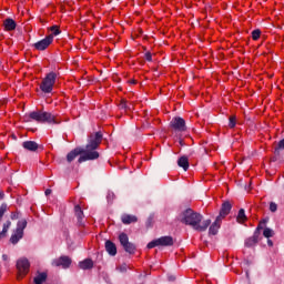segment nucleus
<instances>
[{
	"mask_svg": "<svg viewBox=\"0 0 284 284\" xmlns=\"http://www.w3.org/2000/svg\"><path fill=\"white\" fill-rule=\"evenodd\" d=\"M102 141L103 133L100 131L91 133L88 136V143L84 149L78 146L67 154L68 163H72V161H74V159H77L79 155L80 158L78 159V163H85V161H97V159L101 156L97 150H99V145H101Z\"/></svg>",
	"mask_w": 284,
	"mask_h": 284,
	"instance_id": "1",
	"label": "nucleus"
},
{
	"mask_svg": "<svg viewBox=\"0 0 284 284\" xmlns=\"http://www.w3.org/2000/svg\"><path fill=\"white\" fill-rule=\"evenodd\" d=\"M180 222H182L183 225H189L195 230V232H206L207 227L212 225V220L203 221V214L192 209H186L180 214Z\"/></svg>",
	"mask_w": 284,
	"mask_h": 284,
	"instance_id": "2",
	"label": "nucleus"
},
{
	"mask_svg": "<svg viewBox=\"0 0 284 284\" xmlns=\"http://www.w3.org/2000/svg\"><path fill=\"white\" fill-rule=\"evenodd\" d=\"M24 121L26 123H31V121H36L37 123H59V121H57V116L45 111H32L29 113V116L24 118Z\"/></svg>",
	"mask_w": 284,
	"mask_h": 284,
	"instance_id": "3",
	"label": "nucleus"
},
{
	"mask_svg": "<svg viewBox=\"0 0 284 284\" xmlns=\"http://www.w3.org/2000/svg\"><path fill=\"white\" fill-rule=\"evenodd\" d=\"M57 83V72L51 71L47 73V75L43 78L42 82L40 83V90L44 94L52 93V90H54V84Z\"/></svg>",
	"mask_w": 284,
	"mask_h": 284,
	"instance_id": "4",
	"label": "nucleus"
},
{
	"mask_svg": "<svg viewBox=\"0 0 284 284\" xmlns=\"http://www.w3.org/2000/svg\"><path fill=\"white\" fill-rule=\"evenodd\" d=\"M26 227H28V221L26 219L18 221L17 229L10 237V243H12V245H17V243L23 239V230H26Z\"/></svg>",
	"mask_w": 284,
	"mask_h": 284,
	"instance_id": "5",
	"label": "nucleus"
},
{
	"mask_svg": "<svg viewBox=\"0 0 284 284\" xmlns=\"http://www.w3.org/2000/svg\"><path fill=\"white\" fill-rule=\"evenodd\" d=\"M172 245H174V239L172 236H162L151 241L146 247L148 250H153V247H172Z\"/></svg>",
	"mask_w": 284,
	"mask_h": 284,
	"instance_id": "6",
	"label": "nucleus"
},
{
	"mask_svg": "<svg viewBox=\"0 0 284 284\" xmlns=\"http://www.w3.org/2000/svg\"><path fill=\"white\" fill-rule=\"evenodd\" d=\"M120 245H122L124 252L128 254H134L136 252V245L130 242V237L125 233L119 235Z\"/></svg>",
	"mask_w": 284,
	"mask_h": 284,
	"instance_id": "7",
	"label": "nucleus"
},
{
	"mask_svg": "<svg viewBox=\"0 0 284 284\" xmlns=\"http://www.w3.org/2000/svg\"><path fill=\"white\" fill-rule=\"evenodd\" d=\"M18 280L23 278L30 272V261L27 257H21L17 261Z\"/></svg>",
	"mask_w": 284,
	"mask_h": 284,
	"instance_id": "8",
	"label": "nucleus"
},
{
	"mask_svg": "<svg viewBox=\"0 0 284 284\" xmlns=\"http://www.w3.org/2000/svg\"><path fill=\"white\" fill-rule=\"evenodd\" d=\"M170 128L175 132H186L187 125L185 124V119L181 116H175L170 122Z\"/></svg>",
	"mask_w": 284,
	"mask_h": 284,
	"instance_id": "9",
	"label": "nucleus"
},
{
	"mask_svg": "<svg viewBox=\"0 0 284 284\" xmlns=\"http://www.w3.org/2000/svg\"><path fill=\"white\" fill-rule=\"evenodd\" d=\"M53 267H63V270H68L72 265V258L68 255H62L59 258L52 261Z\"/></svg>",
	"mask_w": 284,
	"mask_h": 284,
	"instance_id": "10",
	"label": "nucleus"
},
{
	"mask_svg": "<svg viewBox=\"0 0 284 284\" xmlns=\"http://www.w3.org/2000/svg\"><path fill=\"white\" fill-rule=\"evenodd\" d=\"M52 41H54V37L52 34H49L44 39L33 43V48L39 51L48 50V48H50Z\"/></svg>",
	"mask_w": 284,
	"mask_h": 284,
	"instance_id": "11",
	"label": "nucleus"
},
{
	"mask_svg": "<svg viewBox=\"0 0 284 284\" xmlns=\"http://www.w3.org/2000/svg\"><path fill=\"white\" fill-rule=\"evenodd\" d=\"M230 212H232V203L230 201H225L222 204L220 213L216 216V219H220V221H223L225 219V216H227V214H230Z\"/></svg>",
	"mask_w": 284,
	"mask_h": 284,
	"instance_id": "12",
	"label": "nucleus"
},
{
	"mask_svg": "<svg viewBox=\"0 0 284 284\" xmlns=\"http://www.w3.org/2000/svg\"><path fill=\"white\" fill-rule=\"evenodd\" d=\"M221 223H223V220L216 217L215 221L211 224L209 227V234L211 236H216L219 234V230H221Z\"/></svg>",
	"mask_w": 284,
	"mask_h": 284,
	"instance_id": "13",
	"label": "nucleus"
},
{
	"mask_svg": "<svg viewBox=\"0 0 284 284\" xmlns=\"http://www.w3.org/2000/svg\"><path fill=\"white\" fill-rule=\"evenodd\" d=\"M258 239H261V235H258V232H254L251 237L245 240V247H255L258 244Z\"/></svg>",
	"mask_w": 284,
	"mask_h": 284,
	"instance_id": "14",
	"label": "nucleus"
},
{
	"mask_svg": "<svg viewBox=\"0 0 284 284\" xmlns=\"http://www.w3.org/2000/svg\"><path fill=\"white\" fill-rule=\"evenodd\" d=\"M3 27L7 32H12V30H17V22L12 18H7L3 20Z\"/></svg>",
	"mask_w": 284,
	"mask_h": 284,
	"instance_id": "15",
	"label": "nucleus"
},
{
	"mask_svg": "<svg viewBox=\"0 0 284 284\" xmlns=\"http://www.w3.org/2000/svg\"><path fill=\"white\" fill-rule=\"evenodd\" d=\"M104 247L109 256H116V244H114V242L108 240L104 244Z\"/></svg>",
	"mask_w": 284,
	"mask_h": 284,
	"instance_id": "16",
	"label": "nucleus"
},
{
	"mask_svg": "<svg viewBox=\"0 0 284 284\" xmlns=\"http://www.w3.org/2000/svg\"><path fill=\"white\" fill-rule=\"evenodd\" d=\"M22 148L29 152H37L39 150V144L36 141H24Z\"/></svg>",
	"mask_w": 284,
	"mask_h": 284,
	"instance_id": "17",
	"label": "nucleus"
},
{
	"mask_svg": "<svg viewBox=\"0 0 284 284\" xmlns=\"http://www.w3.org/2000/svg\"><path fill=\"white\" fill-rule=\"evenodd\" d=\"M178 165L179 168H182L184 172H187V170H190V160L187 159V156L183 155L179 158Z\"/></svg>",
	"mask_w": 284,
	"mask_h": 284,
	"instance_id": "18",
	"label": "nucleus"
},
{
	"mask_svg": "<svg viewBox=\"0 0 284 284\" xmlns=\"http://www.w3.org/2000/svg\"><path fill=\"white\" fill-rule=\"evenodd\" d=\"M74 215L77 216L78 220V225H83V210L81 209V205H75L74 206Z\"/></svg>",
	"mask_w": 284,
	"mask_h": 284,
	"instance_id": "19",
	"label": "nucleus"
},
{
	"mask_svg": "<svg viewBox=\"0 0 284 284\" xmlns=\"http://www.w3.org/2000/svg\"><path fill=\"white\" fill-rule=\"evenodd\" d=\"M121 221L124 225H130L131 223H136L139 219L135 215L123 214L121 216Z\"/></svg>",
	"mask_w": 284,
	"mask_h": 284,
	"instance_id": "20",
	"label": "nucleus"
},
{
	"mask_svg": "<svg viewBox=\"0 0 284 284\" xmlns=\"http://www.w3.org/2000/svg\"><path fill=\"white\" fill-rule=\"evenodd\" d=\"M80 270H92L94 267V262L91 258H85L79 263Z\"/></svg>",
	"mask_w": 284,
	"mask_h": 284,
	"instance_id": "21",
	"label": "nucleus"
},
{
	"mask_svg": "<svg viewBox=\"0 0 284 284\" xmlns=\"http://www.w3.org/2000/svg\"><path fill=\"white\" fill-rule=\"evenodd\" d=\"M48 281V273L45 272H38V275L33 278L34 284H43Z\"/></svg>",
	"mask_w": 284,
	"mask_h": 284,
	"instance_id": "22",
	"label": "nucleus"
},
{
	"mask_svg": "<svg viewBox=\"0 0 284 284\" xmlns=\"http://www.w3.org/2000/svg\"><path fill=\"white\" fill-rule=\"evenodd\" d=\"M245 221H247V215H245V210L240 209L237 213V223H245Z\"/></svg>",
	"mask_w": 284,
	"mask_h": 284,
	"instance_id": "23",
	"label": "nucleus"
},
{
	"mask_svg": "<svg viewBox=\"0 0 284 284\" xmlns=\"http://www.w3.org/2000/svg\"><path fill=\"white\" fill-rule=\"evenodd\" d=\"M265 225H267V220L260 221V223L254 232H257V235L261 236V230H265Z\"/></svg>",
	"mask_w": 284,
	"mask_h": 284,
	"instance_id": "24",
	"label": "nucleus"
},
{
	"mask_svg": "<svg viewBox=\"0 0 284 284\" xmlns=\"http://www.w3.org/2000/svg\"><path fill=\"white\" fill-rule=\"evenodd\" d=\"M281 150H284V139H282L275 146L274 154L278 156V154H281Z\"/></svg>",
	"mask_w": 284,
	"mask_h": 284,
	"instance_id": "25",
	"label": "nucleus"
},
{
	"mask_svg": "<svg viewBox=\"0 0 284 284\" xmlns=\"http://www.w3.org/2000/svg\"><path fill=\"white\" fill-rule=\"evenodd\" d=\"M263 236L265 239H272V236H274V230H272L270 227H265L263 231Z\"/></svg>",
	"mask_w": 284,
	"mask_h": 284,
	"instance_id": "26",
	"label": "nucleus"
},
{
	"mask_svg": "<svg viewBox=\"0 0 284 284\" xmlns=\"http://www.w3.org/2000/svg\"><path fill=\"white\" fill-rule=\"evenodd\" d=\"M10 225H12V222H10V221H7V222L3 224L2 232H0V234H1L2 236H6V234H8V230H10Z\"/></svg>",
	"mask_w": 284,
	"mask_h": 284,
	"instance_id": "27",
	"label": "nucleus"
},
{
	"mask_svg": "<svg viewBox=\"0 0 284 284\" xmlns=\"http://www.w3.org/2000/svg\"><path fill=\"white\" fill-rule=\"evenodd\" d=\"M52 37H59L61 34V30L59 29V26H52L50 27Z\"/></svg>",
	"mask_w": 284,
	"mask_h": 284,
	"instance_id": "28",
	"label": "nucleus"
},
{
	"mask_svg": "<svg viewBox=\"0 0 284 284\" xmlns=\"http://www.w3.org/2000/svg\"><path fill=\"white\" fill-rule=\"evenodd\" d=\"M253 41H258L261 39V29H255L252 31Z\"/></svg>",
	"mask_w": 284,
	"mask_h": 284,
	"instance_id": "29",
	"label": "nucleus"
},
{
	"mask_svg": "<svg viewBox=\"0 0 284 284\" xmlns=\"http://www.w3.org/2000/svg\"><path fill=\"white\" fill-rule=\"evenodd\" d=\"M119 108L120 110H124L125 112H128V100L122 99L119 103Z\"/></svg>",
	"mask_w": 284,
	"mask_h": 284,
	"instance_id": "30",
	"label": "nucleus"
},
{
	"mask_svg": "<svg viewBox=\"0 0 284 284\" xmlns=\"http://www.w3.org/2000/svg\"><path fill=\"white\" fill-rule=\"evenodd\" d=\"M229 128H236V116L232 115L229 118Z\"/></svg>",
	"mask_w": 284,
	"mask_h": 284,
	"instance_id": "31",
	"label": "nucleus"
},
{
	"mask_svg": "<svg viewBox=\"0 0 284 284\" xmlns=\"http://www.w3.org/2000/svg\"><path fill=\"white\" fill-rule=\"evenodd\" d=\"M8 211V204H1L0 206V219H3V215Z\"/></svg>",
	"mask_w": 284,
	"mask_h": 284,
	"instance_id": "32",
	"label": "nucleus"
},
{
	"mask_svg": "<svg viewBox=\"0 0 284 284\" xmlns=\"http://www.w3.org/2000/svg\"><path fill=\"white\" fill-rule=\"evenodd\" d=\"M144 59H145V61H149V63H152V53L150 51H148L144 54Z\"/></svg>",
	"mask_w": 284,
	"mask_h": 284,
	"instance_id": "33",
	"label": "nucleus"
},
{
	"mask_svg": "<svg viewBox=\"0 0 284 284\" xmlns=\"http://www.w3.org/2000/svg\"><path fill=\"white\" fill-rule=\"evenodd\" d=\"M276 210H278V205H276V203L271 202L270 203V211L271 212H276Z\"/></svg>",
	"mask_w": 284,
	"mask_h": 284,
	"instance_id": "34",
	"label": "nucleus"
},
{
	"mask_svg": "<svg viewBox=\"0 0 284 284\" xmlns=\"http://www.w3.org/2000/svg\"><path fill=\"white\" fill-rule=\"evenodd\" d=\"M132 110H134V104L126 102V112H132Z\"/></svg>",
	"mask_w": 284,
	"mask_h": 284,
	"instance_id": "35",
	"label": "nucleus"
},
{
	"mask_svg": "<svg viewBox=\"0 0 284 284\" xmlns=\"http://www.w3.org/2000/svg\"><path fill=\"white\" fill-rule=\"evenodd\" d=\"M146 227H152V217H149L146 221Z\"/></svg>",
	"mask_w": 284,
	"mask_h": 284,
	"instance_id": "36",
	"label": "nucleus"
},
{
	"mask_svg": "<svg viewBox=\"0 0 284 284\" xmlns=\"http://www.w3.org/2000/svg\"><path fill=\"white\" fill-rule=\"evenodd\" d=\"M267 245H268V247H274V242L272 240H270V237L267 240Z\"/></svg>",
	"mask_w": 284,
	"mask_h": 284,
	"instance_id": "37",
	"label": "nucleus"
},
{
	"mask_svg": "<svg viewBox=\"0 0 284 284\" xmlns=\"http://www.w3.org/2000/svg\"><path fill=\"white\" fill-rule=\"evenodd\" d=\"M45 196H50V194H52V190L50 189H47L45 192H44Z\"/></svg>",
	"mask_w": 284,
	"mask_h": 284,
	"instance_id": "38",
	"label": "nucleus"
},
{
	"mask_svg": "<svg viewBox=\"0 0 284 284\" xmlns=\"http://www.w3.org/2000/svg\"><path fill=\"white\" fill-rule=\"evenodd\" d=\"M169 281H171V282H174V281H176V276H174V275H169Z\"/></svg>",
	"mask_w": 284,
	"mask_h": 284,
	"instance_id": "39",
	"label": "nucleus"
},
{
	"mask_svg": "<svg viewBox=\"0 0 284 284\" xmlns=\"http://www.w3.org/2000/svg\"><path fill=\"white\" fill-rule=\"evenodd\" d=\"M11 219H12V221H14V219H19V215H18V214L12 213V214H11Z\"/></svg>",
	"mask_w": 284,
	"mask_h": 284,
	"instance_id": "40",
	"label": "nucleus"
},
{
	"mask_svg": "<svg viewBox=\"0 0 284 284\" xmlns=\"http://www.w3.org/2000/svg\"><path fill=\"white\" fill-rule=\"evenodd\" d=\"M3 196H6V194L2 191H0V201L3 200Z\"/></svg>",
	"mask_w": 284,
	"mask_h": 284,
	"instance_id": "41",
	"label": "nucleus"
},
{
	"mask_svg": "<svg viewBox=\"0 0 284 284\" xmlns=\"http://www.w3.org/2000/svg\"><path fill=\"white\" fill-rule=\"evenodd\" d=\"M2 260H3V261H8V255L3 254V255H2Z\"/></svg>",
	"mask_w": 284,
	"mask_h": 284,
	"instance_id": "42",
	"label": "nucleus"
},
{
	"mask_svg": "<svg viewBox=\"0 0 284 284\" xmlns=\"http://www.w3.org/2000/svg\"><path fill=\"white\" fill-rule=\"evenodd\" d=\"M130 83H132L133 85H135L136 80H131Z\"/></svg>",
	"mask_w": 284,
	"mask_h": 284,
	"instance_id": "43",
	"label": "nucleus"
},
{
	"mask_svg": "<svg viewBox=\"0 0 284 284\" xmlns=\"http://www.w3.org/2000/svg\"><path fill=\"white\" fill-rule=\"evenodd\" d=\"M179 143H180V145H185V144L183 143V140H180Z\"/></svg>",
	"mask_w": 284,
	"mask_h": 284,
	"instance_id": "44",
	"label": "nucleus"
},
{
	"mask_svg": "<svg viewBox=\"0 0 284 284\" xmlns=\"http://www.w3.org/2000/svg\"><path fill=\"white\" fill-rule=\"evenodd\" d=\"M122 271H125V266L122 267Z\"/></svg>",
	"mask_w": 284,
	"mask_h": 284,
	"instance_id": "45",
	"label": "nucleus"
},
{
	"mask_svg": "<svg viewBox=\"0 0 284 284\" xmlns=\"http://www.w3.org/2000/svg\"><path fill=\"white\" fill-rule=\"evenodd\" d=\"M246 276H250V273H248V272H246Z\"/></svg>",
	"mask_w": 284,
	"mask_h": 284,
	"instance_id": "46",
	"label": "nucleus"
},
{
	"mask_svg": "<svg viewBox=\"0 0 284 284\" xmlns=\"http://www.w3.org/2000/svg\"><path fill=\"white\" fill-rule=\"evenodd\" d=\"M1 236H3V235L0 234V239H1Z\"/></svg>",
	"mask_w": 284,
	"mask_h": 284,
	"instance_id": "47",
	"label": "nucleus"
}]
</instances>
